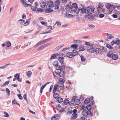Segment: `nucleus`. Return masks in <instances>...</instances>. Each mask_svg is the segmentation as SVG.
Returning a JSON list of instances; mask_svg holds the SVG:
<instances>
[{
  "mask_svg": "<svg viewBox=\"0 0 120 120\" xmlns=\"http://www.w3.org/2000/svg\"><path fill=\"white\" fill-rule=\"evenodd\" d=\"M78 6L75 3H73L72 6L70 7L69 5H67L65 6V9L66 10H69L70 8L72 11L75 12L77 13H78V10L77 9Z\"/></svg>",
  "mask_w": 120,
  "mask_h": 120,
  "instance_id": "obj_1",
  "label": "nucleus"
},
{
  "mask_svg": "<svg viewBox=\"0 0 120 120\" xmlns=\"http://www.w3.org/2000/svg\"><path fill=\"white\" fill-rule=\"evenodd\" d=\"M78 54V52L75 50H73L71 52H68L67 54V56L69 58H71Z\"/></svg>",
  "mask_w": 120,
  "mask_h": 120,
  "instance_id": "obj_2",
  "label": "nucleus"
},
{
  "mask_svg": "<svg viewBox=\"0 0 120 120\" xmlns=\"http://www.w3.org/2000/svg\"><path fill=\"white\" fill-rule=\"evenodd\" d=\"M74 102L75 104L77 105H78L80 103V101L79 99H76L75 97L74 96L72 98L71 102V103H74Z\"/></svg>",
  "mask_w": 120,
  "mask_h": 120,
  "instance_id": "obj_3",
  "label": "nucleus"
},
{
  "mask_svg": "<svg viewBox=\"0 0 120 120\" xmlns=\"http://www.w3.org/2000/svg\"><path fill=\"white\" fill-rule=\"evenodd\" d=\"M61 55L62 56V57H59L58 58V60L59 62L61 64V65L62 66V68L63 69H64L65 68V66L63 63L64 62V55L63 54H61Z\"/></svg>",
  "mask_w": 120,
  "mask_h": 120,
  "instance_id": "obj_4",
  "label": "nucleus"
},
{
  "mask_svg": "<svg viewBox=\"0 0 120 120\" xmlns=\"http://www.w3.org/2000/svg\"><path fill=\"white\" fill-rule=\"evenodd\" d=\"M111 45H113L114 44H116L117 45H119L118 48L120 49V40L119 39L117 38L115 41L113 40L110 43Z\"/></svg>",
  "mask_w": 120,
  "mask_h": 120,
  "instance_id": "obj_5",
  "label": "nucleus"
},
{
  "mask_svg": "<svg viewBox=\"0 0 120 120\" xmlns=\"http://www.w3.org/2000/svg\"><path fill=\"white\" fill-rule=\"evenodd\" d=\"M87 13L90 14L91 12H94L95 9V7L94 6H89L86 8Z\"/></svg>",
  "mask_w": 120,
  "mask_h": 120,
  "instance_id": "obj_6",
  "label": "nucleus"
},
{
  "mask_svg": "<svg viewBox=\"0 0 120 120\" xmlns=\"http://www.w3.org/2000/svg\"><path fill=\"white\" fill-rule=\"evenodd\" d=\"M65 81L64 80L61 78H60L59 79V82H58V87H63Z\"/></svg>",
  "mask_w": 120,
  "mask_h": 120,
  "instance_id": "obj_7",
  "label": "nucleus"
},
{
  "mask_svg": "<svg viewBox=\"0 0 120 120\" xmlns=\"http://www.w3.org/2000/svg\"><path fill=\"white\" fill-rule=\"evenodd\" d=\"M95 46L94 44H92L90 47H88V51L90 52L94 53V52L95 50Z\"/></svg>",
  "mask_w": 120,
  "mask_h": 120,
  "instance_id": "obj_8",
  "label": "nucleus"
},
{
  "mask_svg": "<svg viewBox=\"0 0 120 120\" xmlns=\"http://www.w3.org/2000/svg\"><path fill=\"white\" fill-rule=\"evenodd\" d=\"M82 114L84 116H86L87 115L91 114V111H87L86 110H84L82 112Z\"/></svg>",
  "mask_w": 120,
  "mask_h": 120,
  "instance_id": "obj_9",
  "label": "nucleus"
},
{
  "mask_svg": "<svg viewBox=\"0 0 120 120\" xmlns=\"http://www.w3.org/2000/svg\"><path fill=\"white\" fill-rule=\"evenodd\" d=\"M78 13L80 12L82 13H87V11L86 8H80L78 9Z\"/></svg>",
  "mask_w": 120,
  "mask_h": 120,
  "instance_id": "obj_10",
  "label": "nucleus"
},
{
  "mask_svg": "<svg viewBox=\"0 0 120 120\" xmlns=\"http://www.w3.org/2000/svg\"><path fill=\"white\" fill-rule=\"evenodd\" d=\"M103 50V49H101L99 48H97L95 49L94 52L96 53L100 54Z\"/></svg>",
  "mask_w": 120,
  "mask_h": 120,
  "instance_id": "obj_11",
  "label": "nucleus"
},
{
  "mask_svg": "<svg viewBox=\"0 0 120 120\" xmlns=\"http://www.w3.org/2000/svg\"><path fill=\"white\" fill-rule=\"evenodd\" d=\"M47 5L49 7H51V8L54 7L53 2L51 1H48L47 3Z\"/></svg>",
  "mask_w": 120,
  "mask_h": 120,
  "instance_id": "obj_12",
  "label": "nucleus"
},
{
  "mask_svg": "<svg viewBox=\"0 0 120 120\" xmlns=\"http://www.w3.org/2000/svg\"><path fill=\"white\" fill-rule=\"evenodd\" d=\"M59 115L56 114L54 115V117L51 118V120H58L59 119Z\"/></svg>",
  "mask_w": 120,
  "mask_h": 120,
  "instance_id": "obj_13",
  "label": "nucleus"
},
{
  "mask_svg": "<svg viewBox=\"0 0 120 120\" xmlns=\"http://www.w3.org/2000/svg\"><path fill=\"white\" fill-rule=\"evenodd\" d=\"M51 7H49V8H47L45 11V12L46 13H51L53 11L52 9H51Z\"/></svg>",
  "mask_w": 120,
  "mask_h": 120,
  "instance_id": "obj_14",
  "label": "nucleus"
},
{
  "mask_svg": "<svg viewBox=\"0 0 120 120\" xmlns=\"http://www.w3.org/2000/svg\"><path fill=\"white\" fill-rule=\"evenodd\" d=\"M50 83V82H48L46 83L45 85H44L42 86H41V90H40V93H42L43 92V89L45 88V87L48 84Z\"/></svg>",
  "mask_w": 120,
  "mask_h": 120,
  "instance_id": "obj_15",
  "label": "nucleus"
},
{
  "mask_svg": "<svg viewBox=\"0 0 120 120\" xmlns=\"http://www.w3.org/2000/svg\"><path fill=\"white\" fill-rule=\"evenodd\" d=\"M14 77L16 79H17V80L19 82H21V80L19 78V76L18 73L15 74L14 76Z\"/></svg>",
  "mask_w": 120,
  "mask_h": 120,
  "instance_id": "obj_16",
  "label": "nucleus"
},
{
  "mask_svg": "<svg viewBox=\"0 0 120 120\" xmlns=\"http://www.w3.org/2000/svg\"><path fill=\"white\" fill-rule=\"evenodd\" d=\"M40 4L41 5V7L43 8H44L47 6L46 3L44 1L41 2Z\"/></svg>",
  "mask_w": 120,
  "mask_h": 120,
  "instance_id": "obj_17",
  "label": "nucleus"
},
{
  "mask_svg": "<svg viewBox=\"0 0 120 120\" xmlns=\"http://www.w3.org/2000/svg\"><path fill=\"white\" fill-rule=\"evenodd\" d=\"M58 85L57 84H55L53 87V93H54L56 92L58 89Z\"/></svg>",
  "mask_w": 120,
  "mask_h": 120,
  "instance_id": "obj_18",
  "label": "nucleus"
},
{
  "mask_svg": "<svg viewBox=\"0 0 120 120\" xmlns=\"http://www.w3.org/2000/svg\"><path fill=\"white\" fill-rule=\"evenodd\" d=\"M58 55V54L57 53L56 54H54L52 55L50 58V60H52L53 59H56V56Z\"/></svg>",
  "mask_w": 120,
  "mask_h": 120,
  "instance_id": "obj_19",
  "label": "nucleus"
},
{
  "mask_svg": "<svg viewBox=\"0 0 120 120\" xmlns=\"http://www.w3.org/2000/svg\"><path fill=\"white\" fill-rule=\"evenodd\" d=\"M59 75L61 77H64V72L63 71H60L58 73Z\"/></svg>",
  "mask_w": 120,
  "mask_h": 120,
  "instance_id": "obj_20",
  "label": "nucleus"
},
{
  "mask_svg": "<svg viewBox=\"0 0 120 120\" xmlns=\"http://www.w3.org/2000/svg\"><path fill=\"white\" fill-rule=\"evenodd\" d=\"M32 72L30 71H28L26 73V75H27L28 78H30V77L32 75Z\"/></svg>",
  "mask_w": 120,
  "mask_h": 120,
  "instance_id": "obj_21",
  "label": "nucleus"
},
{
  "mask_svg": "<svg viewBox=\"0 0 120 120\" xmlns=\"http://www.w3.org/2000/svg\"><path fill=\"white\" fill-rule=\"evenodd\" d=\"M64 46V45H59V46H57L56 48H55L54 50V51H57L58 50L60 49L62 47Z\"/></svg>",
  "mask_w": 120,
  "mask_h": 120,
  "instance_id": "obj_22",
  "label": "nucleus"
},
{
  "mask_svg": "<svg viewBox=\"0 0 120 120\" xmlns=\"http://www.w3.org/2000/svg\"><path fill=\"white\" fill-rule=\"evenodd\" d=\"M54 9L56 11H58L59 10V5H54Z\"/></svg>",
  "mask_w": 120,
  "mask_h": 120,
  "instance_id": "obj_23",
  "label": "nucleus"
},
{
  "mask_svg": "<svg viewBox=\"0 0 120 120\" xmlns=\"http://www.w3.org/2000/svg\"><path fill=\"white\" fill-rule=\"evenodd\" d=\"M65 17L69 18L70 17H73V15L71 14H69L68 13H66L64 14Z\"/></svg>",
  "mask_w": 120,
  "mask_h": 120,
  "instance_id": "obj_24",
  "label": "nucleus"
},
{
  "mask_svg": "<svg viewBox=\"0 0 120 120\" xmlns=\"http://www.w3.org/2000/svg\"><path fill=\"white\" fill-rule=\"evenodd\" d=\"M53 97L54 98H57L58 99V98H59V94L57 93H55L53 94Z\"/></svg>",
  "mask_w": 120,
  "mask_h": 120,
  "instance_id": "obj_25",
  "label": "nucleus"
},
{
  "mask_svg": "<svg viewBox=\"0 0 120 120\" xmlns=\"http://www.w3.org/2000/svg\"><path fill=\"white\" fill-rule=\"evenodd\" d=\"M11 64H4L1 67H0V68L4 69L6 68V67L9 65Z\"/></svg>",
  "mask_w": 120,
  "mask_h": 120,
  "instance_id": "obj_26",
  "label": "nucleus"
},
{
  "mask_svg": "<svg viewBox=\"0 0 120 120\" xmlns=\"http://www.w3.org/2000/svg\"><path fill=\"white\" fill-rule=\"evenodd\" d=\"M6 92L8 96H9L10 94V92L9 89L7 88L6 89Z\"/></svg>",
  "mask_w": 120,
  "mask_h": 120,
  "instance_id": "obj_27",
  "label": "nucleus"
},
{
  "mask_svg": "<svg viewBox=\"0 0 120 120\" xmlns=\"http://www.w3.org/2000/svg\"><path fill=\"white\" fill-rule=\"evenodd\" d=\"M112 58L113 60H116L118 59V57L116 54H114L112 55Z\"/></svg>",
  "mask_w": 120,
  "mask_h": 120,
  "instance_id": "obj_28",
  "label": "nucleus"
},
{
  "mask_svg": "<svg viewBox=\"0 0 120 120\" xmlns=\"http://www.w3.org/2000/svg\"><path fill=\"white\" fill-rule=\"evenodd\" d=\"M30 19L27 20L24 24V25L26 26L29 24L30 20Z\"/></svg>",
  "mask_w": 120,
  "mask_h": 120,
  "instance_id": "obj_29",
  "label": "nucleus"
},
{
  "mask_svg": "<svg viewBox=\"0 0 120 120\" xmlns=\"http://www.w3.org/2000/svg\"><path fill=\"white\" fill-rule=\"evenodd\" d=\"M77 114H72L71 116V119H75L77 117Z\"/></svg>",
  "mask_w": 120,
  "mask_h": 120,
  "instance_id": "obj_30",
  "label": "nucleus"
},
{
  "mask_svg": "<svg viewBox=\"0 0 120 120\" xmlns=\"http://www.w3.org/2000/svg\"><path fill=\"white\" fill-rule=\"evenodd\" d=\"M107 38L108 39H112L114 38V37L111 34H107Z\"/></svg>",
  "mask_w": 120,
  "mask_h": 120,
  "instance_id": "obj_31",
  "label": "nucleus"
},
{
  "mask_svg": "<svg viewBox=\"0 0 120 120\" xmlns=\"http://www.w3.org/2000/svg\"><path fill=\"white\" fill-rule=\"evenodd\" d=\"M90 102V100L88 98H86L84 101V103L86 104H88Z\"/></svg>",
  "mask_w": 120,
  "mask_h": 120,
  "instance_id": "obj_32",
  "label": "nucleus"
},
{
  "mask_svg": "<svg viewBox=\"0 0 120 120\" xmlns=\"http://www.w3.org/2000/svg\"><path fill=\"white\" fill-rule=\"evenodd\" d=\"M91 107L90 104L88 105L86 107V108L88 110V111H91Z\"/></svg>",
  "mask_w": 120,
  "mask_h": 120,
  "instance_id": "obj_33",
  "label": "nucleus"
},
{
  "mask_svg": "<svg viewBox=\"0 0 120 120\" xmlns=\"http://www.w3.org/2000/svg\"><path fill=\"white\" fill-rule=\"evenodd\" d=\"M37 12H38L41 13L43 11V9L41 8H38L37 9Z\"/></svg>",
  "mask_w": 120,
  "mask_h": 120,
  "instance_id": "obj_34",
  "label": "nucleus"
},
{
  "mask_svg": "<svg viewBox=\"0 0 120 120\" xmlns=\"http://www.w3.org/2000/svg\"><path fill=\"white\" fill-rule=\"evenodd\" d=\"M56 100V101H58V102L59 103L63 101V99L62 98L60 97L58 98Z\"/></svg>",
  "mask_w": 120,
  "mask_h": 120,
  "instance_id": "obj_35",
  "label": "nucleus"
},
{
  "mask_svg": "<svg viewBox=\"0 0 120 120\" xmlns=\"http://www.w3.org/2000/svg\"><path fill=\"white\" fill-rule=\"evenodd\" d=\"M73 42L76 43H82V41H80L79 40H74Z\"/></svg>",
  "mask_w": 120,
  "mask_h": 120,
  "instance_id": "obj_36",
  "label": "nucleus"
},
{
  "mask_svg": "<svg viewBox=\"0 0 120 120\" xmlns=\"http://www.w3.org/2000/svg\"><path fill=\"white\" fill-rule=\"evenodd\" d=\"M10 82V81H8L5 82L3 84V86H5L7 85Z\"/></svg>",
  "mask_w": 120,
  "mask_h": 120,
  "instance_id": "obj_37",
  "label": "nucleus"
},
{
  "mask_svg": "<svg viewBox=\"0 0 120 120\" xmlns=\"http://www.w3.org/2000/svg\"><path fill=\"white\" fill-rule=\"evenodd\" d=\"M25 20L22 19L19 20H18V22L19 23L22 24L24 22Z\"/></svg>",
  "mask_w": 120,
  "mask_h": 120,
  "instance_id": "obj_38",
  "label": "nucleus"
},
{
  "mask_svg": "<svg viewBox=\"0 0 120 120\" xmlns=\"http://www.w3.org/2000/svg\"><path fill=\"white\" fill-rule=\"evenodd\" d=\"M58 63L57 60L55 61L54 62L53 64V65H54L56 67H57L58 66Z\"/></svg>",
  "mask_w": 120,
  "mask_h": 120,
  "instance_id": "obj_39",
  "label": "nucleus"
},
{
  "mask_svg": "<svg viewBox=\"0 0 120 120\" xmlns=\"http://www.w3.org/2000/svg\"><path fill=\"white\" fill-rule=\"evenodd\" d=\"M71 47L73 49H76L78 47V45L75 44H73L71 46Z\"/></svg>",
  "mask_w": 120,
  "mask_h": 120,
  "instance_id": "obj_40",
  "label": "nucleus"
},
{
  "mask_svg": "<svg viewBox=\"0 0 120 120\" xmlns=\"http://www.w3.org/2000/svg\"><path fill=\"white\" fill-rule=\"evenodd\" d=\"M79 49L80 51H82L84 50V47L82 46H80L79 47Z\"/></svg>",
  "mask_w": 120,
  "mask_h": 120,
  "instance_id": "obj_41",
  "label": "nucleus"
},
{
  "mask_svg": "<svg viewBox=\"0 0 120 120\" xmlns=\"http://www.w3.org/2000/svg\"><path fill=\"white\" fill-rule=\"evenodd\" d=\"M112 52H109L107 54V56H108L109 57H112Z\"/></svg>",
  "mask_w": 120,
  "mask_h": 120,
  "instance_id": "obj_42",
  "label": "nucleus"
},
{
  "mask_svg": "<svg viewBox=\"0 0 120 120\" xmlns=\"http://www.w3.org/2000/svg\"><path fill=\"white\" fill-rule=\"evenodd\" d=\"M106 47L110 49H113V47H112L111 46L108 44L106 45Z\"/></svg>",
  "mask_w": 120,
  "mask_h": 120,
  "instance_id": "obj_43",
  "label": "nucleus"
},
{
  "mask_svg": "<svg viewBox=\"0 0 120 120\" xmlns=\"http://www.w3.org/2000/svg\"><path fill=\"white\" fill-rule=\"evenodd\" d=\"M57 25L58 26H60L61 24V22L58 21H57L56 22Z\"/></svg>",
  "mask_w": 120,
  "mask_h": 120,
  "instance_id": "obj_44",
  "label": "nucleus"
},
{
  "mask_svg": "<svg viewBox=\"0 0 120 120\" xmlns=\"http://www.w3.org/2000/svg\"><path fill=\"white\" fill-rule=\"evenodd\" d=\"M69 103V101L68 100H65L64 101V103L65 105H67Z\"/></svg>",
  "mask_w": 120,
  "mask_h": 120,
  "instance_id": "obj_45",
  "label": "nucleus"
},
{
  "mask_svg": "<svg viewBox=\"0 0 120 120\" xmlns=\"http://www.w3.org/2000/svg\"><path fill=\"white\" fill-rule=\"evenodd\" d=\"M31 8L33 11H37V9L38 8L37 7L34 8L33 6H31Z\"/></svg>",
  "mask_w": 120,
  "mask_h": 120,
  "instance_id": "obj_46",
  "label": "nucleus"
},
{
  "mask_svg": "<svg viewBox=\"0 0 120 120\" xmlns=\"http://www.w3.org/2000/svg\"><path fill=\"white\" fill-rule=\"evenodd\" d=\"M111 5L109 4H107L106 5V7L107 9H109L110 8Z\"/></svg>",
  "mask_w": 120,
  "mask_h": 120,
  "instance_id": "obj_47",
  "label": "nucleus"
},
{
  "mask_svg": "<svg viewBox=\"0 0 120 120\" xmlns=\"http://www.w3.org/2000/svg\"><path fill=\"white\" fill-rule=\"evenodd\" d=\"M80 57L81 59V61H82L83 62L85 61V58L84 56L81 55L80 56Z\"/></svg>",
  "mask_w": 120,
  "mask_h": 120,
  "instance_id": "obj_48",
  "label": "nucleus"
},
{
  "mask_svg": "<svg viewBox=\"0 0 120 120\" xmlns=\"http://www.w3.org/2000/svg\"><path fill=\"white\" fill-rule=\"evenodd\" d=\"M85 45H86L89 46L88 47L90 46L93 44H91L89 42H85Z\"/></svg>",
  "mask_w": 120,
  "mask_h": 120,
  "instance_id": "obj_49",
  "label": "nucleus"
},
{
  "mask_svg": "<svg viewBox=\"0 0 120 120\" xmlns=\"http://www.w3.org/2000/svg\"><path fill=\"white\" fill-rule=\"evenodd\" d=\"M55 5H59L60 4V2L59 0H57L55 1Z\"/></svg>",
  "mask_w": 120,
  "mask_h": 120,
  "instance_id": "obj_50",
  "label": "nucleus"
},
{
  "mask_svg": "<svg viewBox=\"0 0 120 120\" xmlns=\"http://www.w3.org/2000/svg\"><path fill=\"white\" fill-rule=\"evenodd\" d=\"M40 23L42 25H44L45 26H47V23L46 22H40Z\"/></svg>",
  "mask_w": 120,
  "mask_h": 120,
  "instance_id": "obj_51",
  "label": "nucleus"
},
{
  "mask_svg": "<svg viewBox=\"0 0 120 120\" xmlns=\"http://www.w3.org/2000/svg\"><path fill=\"white\" fill-rule=\"evenodd\" d=\"M56 67V69L57 70H60L62 68V65L61 67L58 65V66Z\"/></svg>",
  "mask_w": 120,
  "mask_h": 120,
  "instance_id": "obj_52",
  "label": "nucleus"
},
{
  "mask_svg": "<svg viewBox=\"0 0 120 120\" xmlns=\"http://www.w3.org/2000/svg\"><path fill=\"white\" fill-rule=\"evenodd\" d=\"M23 97L24 99L26 100L27 103H28V102L26 98V94H24L23 95Z\"/></svg>",
  "mask_w": 120,
  "mask_h": 120,
  "instance_id": "obj_53",
  "label": "nucleus"
},
{
  "mask_svg": "<svg viewBox=\"0 0 120 120\" xmlns=\"http://www.w3.org/2000/svg\"><path fill=\"white\" fill-rule=\"evenodd\" d=\"M4 113L5 114V115L4 116V117H7L9 116V115L7 112H4Z\"/></svg>",
  "mask_w": 120,
  "mask_h": 120,
  "instance_id": "obj_54",
  "label": "nucleus"
},
{
  "mask_svg": "<svg viewBox=\"0 0 120 120\" xmlns=\"http://www.w3.org/2000/svg\"><path fill=\"white\" fill-rule=\"evenodd\" d=\"M116 7L115 6H114L112 5H111L110 6V8H111L112 9H114Z\"/></svg>",
  "mask_w": 120,
  "mask_h": 120,
  "instance_id": "obj_55",
  "label": "nucleus"
},
{
  "mask_svg": "<svg viewBox=\"0 0 120 120\" xmlns=\"http://www.w3.org/2000/svg\"><path fill=\"white\" fill-rule=\"evenodd\" d=\"M72 112V111L71 110H69L67 111L66 112V115L70 114Z\"/></svg>",
  "mask_w": 120,
  "mask_h": 120,
  "instance_id": "obj_56",
  "label": "nucleus"
},
{
  "mask_svg": "<svg viewBox=\"0 0 120 120\" xmlns=\"http://www.w3.org/2000/svg\"><path fill=\"white\" fill-rule=\"evenodd\" d=\"M11 44L10 42H8L7 43V45L8 47H9L11 46Z\"/></svg>",
  "mask_w": 120,
  "mask_h": 120,
  "instance_id": "obj_57",
  "label": "nucleus"
},
{
  "mask_svg": "<svg viewBox=\"0 0 120 120\" xmlns=\"http://www.w3.org/2000/svg\"><path fill=\"white\" fill-rule=\"evenodd\" d=\"M44 47L43 46V45H42L40 47H39L38 49H37L38 50H41V49L43 48Z\"/></svg>",
  "mask_w": 120,
  "mask_h": 120,
  "instance_id": "obj_58",
  "label": "nucleus"
},
{
  "mask_svg": "<svg viewBox=\"0 0 120 120\" xmlns=\"http://www.w3.org/2000/svg\"><path fill=\"white\" fill-rule=\"evenodd\" d=\"M77 112V110L76 109H74L72 111V112L74 114H76V113Z\"/></svg>",
  "mask_w": 120,
  "mask_h": 120,
  "instance_id": "obj_59",
  "label": "nucleus"
},
{
  "mask_svg": "<svg viewBox=\"0 0 120 120\" xmlns=\"http://www.w3.org/2000/svg\"><path fill=\"white\" fill-rule=\"evenodd\" d=\"M89 19L91 20H94V17L91 16L90 17Z\"/></svg>",
  "mask_w": 120,
  "mask_h": 120,
  "instance_id": "obj_60",
  "label": "nucleus"
},
{
  "mask_svg": "<svg viewBox=\"0 0 120 120\" xmlns=\"http://www.w3.org/2000/svg\"><path fill=\"white\" fill-rule=\"evenodd\" d=\"M18 96L20 99H21L22 98V97L21 96V94H19L17 95Z\"/></svg>",
  "mask_w": 120,
  "mask_h": 120,
  "instance_id": "obj_61",
  "label": "nucleus"
},
{
  "mask_svg": "<svg viewBox=\"0 0 120 120\" xmlns=\"http://www.w3.org/2000/svg\"><path fill=\"white\" fill-rule=\"evenodd\" d=\"M31 5V4H28L25 3L23 6L25 7H27L28 6H30Z\"/></svg>",
  "mask_w": 120,
  "mask_h": 120,
  "instance_id": "obj_62",
  "label": "nucleus"
},
{
  "mask_svg": "<svg viewBox=\"0 0 120 120\" xmlns=\"http://www.w3.org/2000/svg\"><path fill=\"white\" fill-rule=\"evenodd\" d=\"M16 102H17L15 101L14 99L12 101V105L16 104Z\"/></svg>",
  "mask_w": 120,
  "mask_h": 120,
  "instance_id": "obj_63",
  "label": "nucleus"
},
{
  "mask_svg": "<svg viewBox=\"0 0 120 120\" xmlns=\"http://www.w3.org/2000/svg\"><path fill=\"white\" fill-rule=\"evenodd\" d=\"M50 45V44H44L43 45V46L44 47V48H45V47H48L49 45Z\"/></svg>",
  "mask_w": 120,
  "mask_h": 120,
  "instance_id": "obj_64",
  "label": "nucleus"
}]
</instances>
